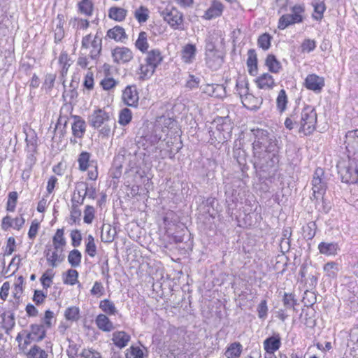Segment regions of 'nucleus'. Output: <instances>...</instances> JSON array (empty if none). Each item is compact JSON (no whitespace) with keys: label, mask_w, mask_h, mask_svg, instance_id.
<instances>
[{"label":"nucleus","mask_w":358,"mask_h":358,"mask_svg":"<svg viewBox=\"0 0 358 358\" xmlns=\"http://www.w3.org/2000/svg\"><path fill=\"white\" fill-rule=\"evenodd\" d=\"M56 79V75L52 73H48L45 76V80L43 84V88L46 92H50L53 87Z\"/></svg>","instance_id":"obj_62"},{"label":"nucleus","mask_w":358,"mask_h":358,"mask_svg":"<svg viewBox=\"0 0 358 358\" xmlns=\"http://www.w3.org/2000/svg\"><path fill=\"white\" fill-rule=\"evenodd\" d=\"M132 113L130 109L124 108L119 113L118 122L122 126H126L131 121Z\"/></svg>","instance_id":"obj_50"},{"label":"nucleus","mask_w":358,"mask_h":358,"mask_svg":"<svg viewBox=\"0 0 358 358\" xmlns=\"http://www.w3.org/2000/svg\"><path fill=\"white\" fill-rule=\"evenodd\" d=\"M348 164L342 163L337 166L338 173L343 182L355 184L358 182V158L352 155H348Z\"/></svg>","instance_id":"obj_4"},{"label":"nucleus","mask_w":358,"mask_h":358,"mask_svg":"<svg viewBox=\"0 0 358 358\" xmlns=\"http://www.w3.org/2000/svg\"><path fill=\"white\" fill-rule=\"evenodd\" d=\"M59 250H54L51 252L50 246L47 245L44 250V255L46 257L47 262L52 268L57 266V260L59 259Z\"/></svg>","instance_id":"obj_36"},{"label":"nucleus","mask_w":358,"mask_h":358,"mask_svg":"<svg viewBox=\"0 0 358 358\" xmlns=\"http://www.w3.org/2000/svg\"><path fill=\"white\" fill-rule=\"evenodd\" d=\"M305 5L295 4L290 7V14H283L278 20V28L283 30L290 25L301 23L304 20Z\"/></svg>","instance_id":"obj_6"},{"label":"nucleus","mask_w":358,"mask_h":358,"mask_svg":"<svg viewBox=\"0 0 358 358\" xmlns=\"http://www.w3.org/2000/svg\"><path fill=\"white\" fill-rule=\"evenodd\" d=\"M327 178L322 168L317 167L313 173L311 181L313 196L317 201L321 197L324 201V195L327 189Z\"/></svg>","instance_id":"obj_7"},{"label":"nucleus","mask_w":358,"mask_h":358,"mask_svg":"<svg viewBox=\"0 0 358 358\" xmlns=\"http://www.w3.org/2000/svg\"><path fill=\"white\" fill-rule=\"evenodd\" d=\"M299 122V132H303L306 136L313 134L316 129L317 122V115L315 108L310 105L304 106L300 113Z\"/></svg>","instance_id":"obj_5"},{"label":"nucleus","mask_w":358,"mask_h":358,"mask_svg":"<svg viewBox=\"0 0 358 358\" xmlns=\"http://www.w3.org/2000/svg\"><path fill=\"white\" fill-rule=\"evenodd\" d=\"M88 123L94 129L99 130V134L102 138H108L110 134L112 127H115V120L112 115L103 108H98L88 117Z\"/></svg>","instance_id":"obj_2"},{"label":"nucleus","mask_w":358,"mask_h":358,"mask_svg":"<svg viewBox=\"0 0 358 358\" xmlns=\"http://www.w3.org/2000/svg\"><path fill=\"white\" fill-rule=\"evenodd\" d=\"M161 15L164 20L173 29H180V26L183 22L182 14L175 8H166Z\"/></svg>","instance_id":"obj_9"},{"label":"nucleus","mask_w":358,"mask_h":358,"mask_svg":"<svg viewBox=\"0 0 358 358\" xmlns=\"http://www.w3.org/2000/svg\"><path fill=\"white\" fill-rule=\"evenodd\" d=\"M107 36L116 41H122L127 38L124 29L120 26H115L107 31Z\"/></svg>","instance_id":"obj_32"},{"label":"nucleus","mask_w":358,"mask_h":358,"mask_svg":"<svg viewBox=\"0 0 358 358\" xmlns=\"http://www.w3.org/2000/svg\"><path fill=\"white\" fill-rule=\"evenodd\" d=\"M282 303L285 309L295 310V306L298 304L295 296L292 293L285 292L282 297Z\"/></svg>","instance_id":"obj_47"},{"label":"nucleus","mask_w":358,"mask_h":358,"mask_svg":"<svg viewBox=\"0 0 358 358\" xmlns=\"http://www.w3.org/2000/svg\"><path fill=\"white\" fill-rule=\"evenodd\" d=\"M85 252L91 257H95L96 254V245L94 237L90 234L87 236V242L85 247Z\"/></svg>","instance_id":"obj_59"},{"label":"nucleus","mask_w":358,"mask_h":358,"mask_svg":"<svg viewBox=\"0 0 358 358\" xmlns=\"http://www.w3.org/2000/svg\"><path fill=\"white\" fill-rule=\"evenodd\" d=\"M235 143H236V141ZM233 158L236 160L243 172L245 171V170H248V167L246 164V152L241 148H237V144H235L233 148Z\"/></svg>","instance_id":"obj_25"},{"label":"nucleus","mask_w":358,"mask_h":358,"mask_svg":"<svg viewBox=\"0 0 358 358\" xmlns=\"http://www.w3.org/2000/svg\"><path fill=\"white\" fill-rule=\"evenodd\" d=\"M80 206L71 203V208L70 211V220L71 224L78 223L79 224L81 219V210L79 208Z\"/></svg>","instance_id":"obj_57"},{"label":"nucleus","mask_w":358,"mask_h":358,"mask_svg":"<svg viewBox=\"0 0 358 358\" xmlns=\"http://www.w3.org/2000/svg\"><path fill=\"white\" fill-rule=\"evenodd\" d=\"M268 311V308L267 306V301L266 299H263L257 307L258 317L264 320L267 317Z\"/></svg>","instance_id":"obj_61"},{"label":"nucleus","mask_w":358,"mask_h":358,"mask_svg":"<svg viewBox=\"0 0 358 358\" xmlns=\"http://www.w3.org/2000/svg\"><path fill=\"white\" fill-rule=\"evenodd\" d=\"M95 323L97 327L104 332L111 331L115 328L113 322L106 314L98 315L96 317Z\"/></svg>","instance_id":"obj_27"},{"label":"nucleus","mask_w":358,"mask_h":358,"mask_svg":"<svg viewBox=\"0 0 358 358\" xmlns=\"http://www.w3.org/2000/svg\"><path fill=\"white\" fill-rule=\"evenodd\" d=\"M78 272L75 269H69L66 271V278L64 279V283L73 285L78 282Z\"/></svg>","instance_id":"obj_63"},{"label":"nucleus","mask_w":358,"mask_h":358,"mask_svg":"<svg viewBox=\"0 0 358 358\" xmlns=\"http://www.w3.org/2000/svg\"><path fill=\"white\" fill-rule=\"evenodd\" d=\"M73 117L74 119V122L71 126L73 135L76 138H81L86 131V122L80 116L74 115Z\"/></svg>","instance_id":"obj_21"},{"label":"nucleus","mask_w":358,"mask_h":358,"mask_svg":"<svg viewBox=\"0 0 358 358\" xmlns=\"http://www.w3.org/2000/svg\"><path fill=\"white\" fill-rule=\"evenodd\" d=\"M126 358H143V352L139 347L131 346L127 350Z\"/></svg>","instance_id":"obj_64"},{"label":"nucleus","mask_w":358,"mask_h":358,"mask_svg":"<svg viewBox=\"0 0 358 358\" xmlns=\"http://www.w3.org/2000/svg\"><path fill=\"white\" fill-rule=\"evenodd\" d=\"M27 358H47L48 354L39 346L34 345L27 355Z\"/></svg>","instance_id":"obj_53"},{"label":"nucleus","mask_w":358,"mask_h":358,"mask_svg":"<svg viewBox=\"0 0 358 358\" xmlns=\"http://www.w3.org/2000/svg\"><path fill=\"white\" fill-rule=\"evenodd\" d=\"M318 250L320 254L326 256H335L340 250L337 243L321 242L318 245Z\"/></svg>","instance_id":"obj_23"},{"label":"nucleus","mask_w":358,"mask_h":358,"mask_svg":"<svg viewBox=\"0 0 358 358\" xmlns=\"http://www.w3.org/2000/svg\"><path fill=\"white\" fill-rule=\"evenodd\" d=\"M80 310L78 307L71 306L66 308L64 313L67 320L77 321L79 319Z\"/></svg>","instance_id":"obj_60"},{"label":"nucleus","mask_w":358,"mask_h":358,"mask_svg":"<svg viewBox=\"0 0 358 358\" xmlns=\"http://www.w3.org/2000/svg\"><path fill=\"white\" fill-rule=\"evenodd\" d=\"M93 3L90 0H82L78 3L79 13L91 16L93 12Z\"/></svg>","instance_id":"obj_44"},{"label":"nucleus","mask_w":358,"mask_h":358,"mask_svg":"<svg viewBox=\"0 0 358 358\" xmlns=\"http://www.w3.org/2000/svg\"><path fill=\"white\" fill-rule=\"evenodd\" d=\"M280 148L263 150L253 153L252 163L257 172L270 173L275 171L280 162Z\"/></svg>","instance_id":"obj_1"},{"label":"nucleus","mask_w":358,"mask_h":358,"mask_svg":"<svg viewBox=\"0 0 358 358\" xmlns=\"http://www.w3.org/2000/svg\"><path fill=\"white\" fill-rule=\"evenodd\" d=\"M86 196L84 193V190H80L78 187V182L76 184V189L74 190L73 195L71 198V203L81 206L84 203V201Z\"/></svg>","instance_id":"obj_48"},{"label":"nucleus","mask_w":358,"mask_h":358,"mask_svg":"<svg viewBox=\"0 0 358 358\" xmlns=\"http://www.w3.org/2000/svg\"><path fill=\"white\" fill-rule=\"evenodd\" d=\"M54 275L55 273L52 268L47 269V271L42 275L40 278V281L44 289H48L50 287Z\"/></svg>","instance_id":"obj_51"},{"label":"nucleus","mask_w":358,"mask_h":358,"mask_svg":"<svg viewBox=\"0 0 358 358\" xmlns=\"http://www.w3.org/2000/svg\"><path fill=\"white\" fill-rule=\"evenodd\" d=\"M323 270L328 277L335 278L339 271L338 264L335 262H327L324 265Z\"/></svg>","instance_id":"obj_45"},{"label":"nucleus","mask_w":358,"mask_h":358,"mask_svg":"<svg viewBox=\"0 0 358 358\" xmlns=\"http://www.w3.org/2000/svg\"><path fill=\"white\" fill-rule=\"evenodd\" d=\"M345 138V144L348 155L358 158V129L348 131Z\"/></svg>","instance_id":"obj_11"},{"label":"nucleus","mask_w":358,"mask_h":358,"mask_svg":"<svg viewBox=\"0 0 358 358\" xmlns=\"http://www.w3.org/2000/svg\"><path fill=\"white\" fill-rule=\"evenodd\" d=\"M134 17L139 23L145 22L149 17V10L145 6H140L134 12Z\"/></svg>","instance_id":"obj_52"},{"label":"nucleus","mask_w":358,"mask_h":358,"mask_svg":"<svg viewBox=\"0 0 358 358\" xmlns=\"http://www.w3.org/2000/svg\"><path fill=\"white\" fill-rule=\"evenodd\" d=\"M64 235V228L57 229L55 234L52 237V245L54 250H59L60 248H64L65 247L66 241Z\"/></svg>","instance_id":"obj_30"},{"label":"nucleus","mask_w":358,"mask_h":358,"mask_svg":"<svg viewBox=\"0 0 358 358\" xmlns=\"http://www.w3.org/2000/svg\"><path fill=\"white\" fill-rule=\"evenodd\" d=\"M236 89L241 99L249 93V83L245 77H238L236 80Z\"/></svg>","instance_id":"obj_33"},{"label":"nucleus","mask_w":358,"mask_h":358,"mask_svg":"<svg viewBox=\"0 0 358 358\" xmlns=\"http://www.w3.org/2000/svg\"><path fill=\"white\" fill-rule=\"evenodd\" d=\"M312 5L314 8V13L313 18L316 20H321L323 17V13L326 10V6L324 1L320 0H313Z\"/></svg>","instance_id":"obj_38"},{"label":"nucleus","mask_w":358,"mask_h":358,"mask_svg":"<svg viewBox=\"0 0 358 358\" xmlns=\"http://www.w3.org/2000/svg\"><path fill=\"white\" fill-rule=\"evenodd\" d=\"M124 103L131 107H137L139 100L138 93L136 85H127L122 92Z\"/></svg>","instance_id":"obj_12"},{"label":"nucleus","mask_w":358,"mask_h":358,"mask_svg":"<svg viewBox=\"0 0 358 358\" xmlns=\"http://www.w3.org/2000/svg\"><path fill=\"white\" fill-rule=\"evenodd\" d=\"M112 57L115 63H127L133 59V53L127 47H116L112 50Z\"/></svg>","instance_id":"obj_15"},{"label":"nucleus","mask_w":358,"mask_h":358,"mask_svg":"<svg viewBox=\"0 0 358 358\" xmlns=\"http://www.w3.org/2000/svg\"><path fill=\"white\" fill-rule=\"evenodd\" d=\"M214 123L216 124L217 137L211 138V144L216 142L222 143L228 141L231 138L233 126L229 117H217Z\"/></svg>","instance_id":"obj_8"},{"label":"nucleus","mask_w":358,"mask_h":358,"mask_svg":"<svg viewBox=\"0 0 358 358\" xmlns=\"http://www.w3.org/2000/svg\"><path fill=\"white\" fill-rule=\"evenodd\" d=\"M254 136L252 143L253 153L263 151V150H271L280 148L279 141L276 138L272 131L259 127H254L250 129Z\"/></svg>","instance_id":"obj_3"},{"label":"nucleus","mask_w":358,"mask_h":358,"mask_svg":"<svg viewBox=\"0 0 358 358\" xmlns=\"http://www.w3.org/2000/svg\"><path fill=\"white\" fill-rule=\"evenodd\" d=\"M272 36L268 34L264 33L260 35L257 39V45L264 50H267L271 47V41Z\"/></svg>","instance_id":"obj_55"},{"label":"nucleus","mask_w":358,"mask_h":358,"mask_svg":"<svg viewBox=\"0 0 358 358\" xmlns=\"http://www.w3.org/2000/svg\"><path fill=\"white\" fill-rule=\"evenodd\" d=\"M317 230V224L315 222H309L302 227L303 236L307 241L312 240Z\"/></svg>","instance_id":"obj_37"},{"label":"nucleus","mask_w":358,"mask_h":358,"mask_svg":"<svg viewBox=\"0 0 358 358\" xmlns=\"http://www.w3.org/2000/svg\"><path fill=\"white\" fill-rule=\"evenodd\" d=\"M27 155L26 159V165L31 169L32 166L36 164V158L35 153L37 152V137L33 136L30 138H26Z\"/></svg>","instance_id":"obj_13"},{"label":"nucleus","mask_w":358,"mask_h":358,"mask_svg":"<svg viewBox=\"0 0 358 358\" xmlns=\"http://www.w3.org/2000/svg\"><path fill=\"white\" fill-rule=\"evenodd\" d=\"M241 100L243 106L251 110H258L263 103V99L261 96L256 97L250 93L245 95Z\"/></svg>","instance_id":"obj_20"},{"label":"nucleus","mask_w":358,"mask_h":358,"mask_svg":"<svg viewBox=\"0 0 358 358\" xmlns=\"http://www.w3.org/2000/svg\"><path fill=\"white\" fill-rule=\"evenodd\" d=\"M78 187L80 190H84L86 197L92 199H94L96 198V188L93 185L89 186L87 182H78Z\"/></svg>","instance_id":"obj_49"},{"label":"nucleus","mask_w":358,"mask_h":358,"mask_svg":"<svg viewBox=\"0 0 358 358\" xmlns=\"http://www.w3.org/2000/svg\"><path fill=\"white\" fill-rule=\"evenodd\" d=\"M130 339V335L124 331H116L113 333L112 341L114 345L119 348L126 347Z\"/></svg>","instance_id":"obj_24"},{"label":"nucleus","mask_w":358,"mask_h":358,"mask_svg":"<svg viewBox=\"0 0 358 358\" xmlns=\"http://www.w3.org/2000/svg\"><path fill=\"white\" fill-rule=\"evenodd\" d=\"M324 85V78L315 73L308 75L304 81L306 88L315 93H320Z\"/></svg>","instance_id":"obj_10"},{"label":"nucleus","mask_w":358,"mask_h":358,"mask_svg":"<svg viewBox=\"0 0 358 358\" xmlns=\"http://www.w3.org/2000/svg\"><path fill=\"white\" fill-rule=\"evenodd\" d=\"M255 83L259 89L270 90L275 86L273 76L268 73H264L257 77Z\"/></svg>","instance_id":"obj_19"},{"label":"nucleus","mask_w":358,"mask_h":358,"mask_svg":"<svg viewBox=\"0 0 358 358\" xmlns=\"http://www.w3.org/2000/svg\"><path fill=\"white\" fill-rule=\"evenodd\" d=\"M135 45L141 52L145 53L148 52L149 44L147 40V33L141 31L138 34V39L136 41Z\"/></svg>","instance_id":"obj_42"},{"label":"nucleus","mask_w":358,"mask_h":358,"mask_svg":"<svg viewBox=\"0 0 358 358\" xmlns=\"http://www.w3.org/2000/svg\"><path fill=\"white\" fill-rule=\"evenodd\" d=\"M81 252L77 249H73L68 255V262L72 267H78L81 263Z\"/></svg>","instance_id":"obj_46"},{"label":"nucleus","mask_w":358,"mask_h":358,"mask_svg":"<svg viewBox=\"0 0 358 358\" xmlns=\"http://www.w3.org/2000/svg\"><path fill=\"white\" fill-rule=\"evenodd\" d=\"M224 10V5L221 1L213 0L210 6L206 10L203 17L206 20H212L222 15Z\"/></svg>","instance_id":"obj_17"},{"label":"nucleus","mask_w":358,"mask_h":358,"mask_svg":"<svg viewBox=\"0 0 358 358\" xmlns=\"http://www.w3.org/2000/svg\"><path fill=\"white\" fill-rule=\"evenodd\" d=\"M264 348L267 354H271L278 350L281 346V338L278 333L266 338L264 343Z\"/></svg>","instance_id":"obj_16"},{"label":"nucleus","mask_w":358,"mask_h":358,"mask_svg":"<svg viewBox=\"0 0 358 358\" xmlns=\"http://www.w3.org/2000/svg\"><path fill=\"white\" fill-rule=\"evenodd\" d=\"M242 348V345L238 342L231 343L225 352L227 357L238 358L241 355Z\"/></svg>","instance_id":"obj_39"},{"label":"nucleus","mask_w":358,"mask_h":358,"mask_svg":"<svg viewBox=\"0 0 358 358\" xmlns=\"http://www.w3.org/2000/svg\"><path fill=\"white\" fill-rule=\"evenodd\" d=\"M196 46L193 44L186 45L182 51V58L185 63H191L195 58Z\"/></svg>","instance_id":"obj_34"},{"label":"nucleus","mask_w":358,"mask_h":358,"mask_svg":"<svg viewBox=\"0 0 358 358\" xmlns=\"http://www.w3.org/2000/svg\"><path fill=\"white\" fill-rule=\"evenodd\" d=\"M245 203L246 206L248 205L251 207V208L250 210H248V209L244 210L245 215V222H248L249 224L252 225V221L250 220V217H251L250 213L252 211L254 213L257 211V209L258 207L257 202H256L255 200L251 201V200L247 199L245 201Z\"/></svg>","instance_id":"obj_58"},{"label":"nucleus","mask_w":358,"mask_h":358,"mask_svg":"<svg viewBox=\"0 0 358 358\" xmlns=\"http://www.w3.org/2000/svg\"><path fill=\"white\" fill-rule=\"evenodd\" d=\"M127 10L123 8L113 6L108 10L109 18L117 21L122 22L126 18Z\"/></svg>","instance_id":"obj_31"},{"label":"nucleus","mask_w":358,"mask_h":358,"mask_svg":"<svg viewBox=\"0 0 358 358\" xmlns=\"http://www.w3.org/2000/svg\"><path fill=\"white\" fill-rule=\"evenodd\" d=\"M162 60L163 57L159 50L154 49L148 52L145 62L148 63L151 68L154 67L156 69L158 65L161 64Z\"/></svg>","instance_id":"obj_28"},{"label":"nucleus","mask_w":358,"mask_h":358,"mask_svg":"<svg viewBox=\"0 0 358 358\" xmlns=\"http://www.w3.org/2000/svg\"><path fill=\"white\" fill-rule=\"evenodd\" d=\"M257 55L255 49H250L248 51L247 67L248 73L251 76H255L257 73Z\"/></svg>","instance_id":"obj_26"},{"label":"nucleus","mask_w":358,"mask_h":358,"mask_svg":"<svg viewBox=\"0 0 358 358\" xmlns=\"http://www.w3.org/2000/svg\"><path fill=\"white\" fill-rule=\"evenodd\" d=\"M0 316L1 317V328L5 330L6 334H9L15 324L14 313H12V310H4Z\"/></svg>","instance_id":"obj_18"},{"label":"nucleus","mask_w":358,"mask_h":358,"mask_svg":"<svg viewBox=\"0 0 358 358\" xmlns=\"http://www.w3.org/2000/svg\"><path fill=\"white\" fill-rule=\"evenodd\" d=\"M154 67L151 68L148 63L145 62V64H141L139 68L140 71V77L139 78L142 80L148 79L152 76L154 72L155 71Z\"/></svg>","instance_id":"obj_54"},{"label":"nucleus","mask_w":358,"mask_h":358,"mask_svg":"<svg viewBox=\"0 0 358 358\" xmlns=\"http://www.w3.org/2000/svg\"><path fill=\"white\" fill-rule=\"evenodd\" d=\"M116 235L115 229H112L110 225H108L102 227V232L101 238L104 243H112Z\"/></svg>","instance_id":"obj_40"},{"label":"nucleus","mask_w":358,"mask_h":358,"mask_svg":"<svg viewBox=\"0 0 358 358\" xmlns=\"http://www.w3.org/2000/svg\"><path fill=\"white\" fill-rule=\"evenodd\" d=\"M265 65L268 67V71L273 73H278L282 69L281 63L273 54L267 55L265 60Z\"/></svg>","instance_id":"obj_29"},{"label":"nucleus","mask_w":358,"mask_h":358,"mask_svg":"<svg viewBox=\"0 0 358 358\" xmlns=\"http://www.w3.org/2000/svg\"><path fill=\"white\" fill-rule=\"evenodd\" d=\"M90 158V153L83 151L82 152L78 159L79 164V169L82 171H85L89 166V161Z\"/></svg>","instance_id":"obj_56"},{"label":"nucleus","mask_w":358,"mask_h":358,"mask_svg":"<svg viewBox=\"0 0 358 358\" xmlns=\"http://www.w3.org/2000/svg\"><path fill=\"white\" fill-rule=\"evenodd\" d=\"M206 63L212 71H217L224 63V57L219 52L207 55H206Z\"/></svg>","instance_id":"obj_22"},{"label":"nucleus","mask_w":358,"mask_h":358,"mask_svg":"<svg viewBox=\"0 0 358 358\" xmlns=\"http://www.w3.org/2000/svg\"><path fill=\"white\" fill-rule=\"evenodd\" d=\"M99 308L103 313L108 315H115L118 313V310L115 308L114 303L107 299L100 301Z\"/></svg>","instance_id":"obj_35"},{"label":"nucleus","mask_w":358,"mask_h":358,"mask_svg":"<svg viewBox=\"0 0 358 358\" xmlns=\"http://www.w3.org/2000/svg\"><path fill=\"white\" fill-rule=\"evenodd\" d=\"M91 45L92 47V50L90 51V56L91 59H96L99 57L102 49L101 38H99L98 36L96 35L91 43Z\"/></svg>","instance_id":"obj_43"},{"label":"nucleus","mask_w":358,"mask_h":358,"mask_svg":"<svg viewBox=\"0 0 358 358\" xmlns=\"http://www.w3.org/2000/svg\"><path fill=\"white\" fill-rule=\"evenodd\" d=\"M288 103L287 96L285 90H281L276 99V107L278 110L282 113L287 109Z\"/></svg>","instance_id":"obj_41"},{"label":"nucleus","mask_w":358,"mask_h":358,"mask_svg":"<svg viewBox=\"0 0 358 358\" xmlns=\"http://www.w3.org/2000/svg\"><path fill=\"white\" fill-rule=\"evenodd\" d=\"M29 327L30 331L23 330V334H25L27 338H31L35 342H40L45 338L46 329L43 324H32Z\"/></svg>","instance_id":"obj_14"}]
</instances>
